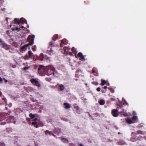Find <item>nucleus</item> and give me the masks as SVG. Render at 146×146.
I'll list each match as a JSON object with an SVG mask.
<instances>
[{
	"mask_svg": "<svg viewBox=\"0 0 146 146\" xmlns=\"http://www.w3.org/2000/svg\"><path fill=\"white\" fill-rule=\"evenodd\" d=\"M45 70L47 72V73L49 76L52 74L54 75L55 73L56 72L54 68L50 65L46 66V67L40 65L38 69V72L41 76H44V74H41V73L44 71Z\"/></svg>",
	"mask_w": 146,
	"mask_h": 146,
	"instance_id": "obj_1",
	"label": "nucleus"
},
{
	"mask_svg": "<svg viewBox=\"0 0 146 146\" xmlns=\"http://www.w3.org/2000/svg\"><path fill=\"white\" fill-rule=\"evenodd\" d=\"M35 37V36L34 35L29 36L28 39V40L30 41V42L29 43L24 45L21 48V50L22 51H25L27 49V47L29 45H32L34 43Z\"/></svg>",
	"mask_w": 146,
	"mask_h": 146,
	"instance_id": "obj_2",
	"label": "nucleus"
},
{
	"mask_svg": "<svg viewBox=\"0 0 146 146\" xmlns=\"http://www.w3.org/2000/svg\"><path fill=\"white\" fill-rule=\"evenodd\" d=\"M54 43L52 41H50L49 43V46L48 47L47 52L50 55L53 54L54 53V51L52 50L51 47L53 46Z\"/></svg>",
	"mask_w": 146,
	"mask_h": 146,
	"instance_id": "obj_3",
	"label": "nucleus"
},
{
	"mask_svg": "<svg viewBox=\"0 0 146 146\" xmlns=\"http://www.w3.org/2000/svg\"><path fill=\"white\" fill-rule=\"evenodd\" d=\"M0 42L1 43V45L2 47L4 48L5 49L8 50L9 49L10 46L8 45L5 43L3 41L1 38H0Z\"/></svg>",
	"mask_w": 146,
	"mask_h": 146,
	"instance_id": "obj_4",
	"label": "nucleus"
},
{
	"mask_svg": "<svg viewBox=\"0 0 146 146\" xmlns=\"http://www.w3.org/2000/svg\"><path fill=\"white\" fill-rule=\"evenodd\" d=\"M26 20L23 18H21L20 20L17 18H15L14 19L15 24H19L21 23H26Z\"/></svg>",
	"mask_w": 146,
	"mask_h": 146,
	"instance_id": "obj_5",
	"label": "nucleus"
},
{
	"mask_svg": "<svg viewBox=\"0 0 146 146\" xmlns=\"http://www.w3.org/2000/svg\"><path fill=\"white\" fill-rule=\"evenodd\" d=\"M137 135V133L135 132H132L131 134V137L130 138L131 141L132 142L136 141L138 137Z\"/></svg>",
	"mask_w": 146,
	"mask_h": 146,
	"instance_id": "obj_6",
	"label": "nucleus"
},
{
	"mask_svg": "<svg viewBox=\"0 0 146 146\" xmlns=\"http://www.w3.org/2000/svg\"><path fill=\"white\" fill-rule=\"evenodd\" d=\"M31 82L35 86L38 88L40 87V85L38 80L33 78L31 79L30 80Z\"/></svg>",
	"mask_w": 146,
	"mask_h": 146,
	"instance_id": "obj_7",
	"label": "nucleus"
},
{
	"mask_svg": "<svg viewBox=\"0 0 146 146\" xmlns=\"http://www.w3.org/2000/svg\"><path fill=\"white\" fill-rule=\"evenodd\" d=\"M111 114L114 117H117L118 115V110L117 109H113L112 110Z\"/></svg>",
	"mask_w": 146,
	"mask_h": 146,
	"instance_id": "obj_8",
	"label": "nucleus"
},
{
	"mask_svg": "<svg viewBox=\"0 0 146 146\" xmlns=\"http://www.w3.org/2000/svg\"><path fill=\"white\" fill-rule=\"evenodd\" d=\"M64 105L65 106L64 108L66 109H68L70 108L71 107L70 104L67 103H64Z\"/></svg>",
	"mask_w": 146,
	"mask_h": 146,
	"instance_id": "obj_9",
	"label": "nucleus"
},
{
	"mask_svg": "<svg viewBox=\"0 0 146 146\" xmlns=\"http://www.w3.org/2000/svg\"><path fill=\"white\" fill-rule=\"evenodd\" d=\"M77 56L78 57L80 58V60H81V59H84V56H83L82 54V52H79L77 54Z\"/></svg>",
	"mask_w": 146,
	"mask_h": 146,
	"instance_id": "obj_10",
	"label": "nucleus"
},
{
	"mask_svg": "<svg viewBox=\"0 0 146 146\" xmlns=\"http://www.w3.org/2000/svg\"><path fill=\"white\" fill-rule=\"evenodd\" d=\"M66 41V40L65 39H64L61 40V42L60 44L61 47L63 46V45L65 44V43Z\"/></svg>",
	"mask_w": 146,
	"mask_h": 146,
	"instance_id": "obj_11",
	"label": "nucleus"
},
{
	"mask_svg": "<svg viewBox=\"0 0 146 146\" xmlns=\"http://www.w3.org/2000/svg\"><path fill=\"white\" fill-rule=\"evenodd\" d=\"M98 102L101 105H103L105 104V101L103 99H101L99 100Z\"/></svg>",
	"mask_w": 146,
	"mask_h": 146,
	"instance_id": "obj_12",
	"label": "nucleus"
},
{
	"mask_svg": "<svg viewBox=\"0 0 146 146\" xmlns=\"http://www.w3.org/2000/svg\"><path fill=\"white\" fill-rule=\"evenodd\" d=\"M29 56L30 58H32L34 57V55L32 52L31 50H29L28 51Z\"/></svg>",
	"mask_w": 146,
	"mask_h": 146,
	"instance_id": "obj_13",
	"label": "nucleus"
},
{
	"mask_svg": "<svg viewBox=\"0 0 146 146\" xmlns=\"http://www.w3.org/2000/svg\"><path fill=\"white\" fill-rule=\"evenodd\" d=\"M58 37V35L57 34H56L54 35L53 36L52 38V40L53 41H55L56 40Z\"/></svg>",
	"mask_w": 146,
	"mask_h": 146,
	"instance_id": "obj_14",
	"label": "nucleus"
},
{
	"mask_svg": "<svg viewBox=\"0 0 146 146\" xmlns=\"http://www.w3.org/2000/svg\"><path fill=\"white\" fill-rule=\"evenodd\" d=\"M117 143L119 145H123L125 144V143L123 141L121 140L117 142Z\"/></svg>",
	"mask_w": 146,
	"mask_h": 146,
	"instance_id": "obj_15",
	"label": "nucleus"
},
{
	"mask_svg": "<svg viewBox=\"0 0 146 146\" xmlns=\"http://www.w3.org/2000/svg\"><path fill=\"white\" fill-rule=\"evenodd\" d=\"M61 139L62 140V142L64 143H68V141L67 139L65 138H62V137H61Z\"/></svg>",
	"mask_w": 146,
	"mask_h": 146,
	"instance_id": "obj_16",
	"label": "nucleus"
},
{
	"mask_svg": "<svg viewBox=\"0 0 146 146\" xmlns=\"http://www.w3.org/2000/svg\"><path fill=\"white\" fill-rule=\"evenodd\" d=\"M59 87L60 88V91H63L64 89V87L62 84H59Z\"/></svg>",
	"mask_w": 146,
	"mask_h": 146,
	"instance_id": "obj_17",
	"label": "nucleus"
},
{
	"mask_svg": "<svg viewBox=\"0 0 146 146\" xmlns=\"http://www.w3.org/2000/svg\"><path fill=\"white\" fill-rule=\"evenodd\" d=\"M31 124L36 128H38L39 127L37 124L36 122H33Z\"/></svg>",
	"mask_w": 146,
	"mask_h": 146,
	"instance_id": "obj_18",
	"label": "nucleus"
},
{
	"mask_svg": "<svg viewBox=\"0 0 146 146\" xmlns=\"http://www.w3.org/2000/svg\"><path fill=\"white\" fill-rule=\"evenodd\" d=\"M45 134L46 135H48V132H49V135L50 136L52 135L53 133L51 131H50L48 130H46L45 131Z\"/></svg>",
	"mask_w": 146,
	"mask_h": 146,
	"instance_id": "obj_19",
	"label": "nucleus"
},
{
	"mask_svg": "<svg viewBox=\"0 0 146 146\" xmlns=\"http://www.w3.org/2000/svg\"><path fill=\"white\" fill-rule=\"evenodd\" d=\"M101 82V85L102 86L104 85L106 83V81L105 80H102Z\"/></svg>",
	"mask_w": 146,
	"mask_h": 146,
	"instance_id": "obj_20",
	"label": "nucleus"
},
{
	"mask_svg": "<svg viewBox=\"0 0 146 146\" xmlns=\"http://www.w3.org/2000/svg\"><path fill=\"white\" fill-rule=\"evenodd\" d=\"M29 116L31 117V119H33L35 117V115L34 114H33L31 113H30V114L29 115Z\"/></svg>",
	"mask_w": 146,
	"mask_h": 146,
	"instance_id": "obj_21",
	"label": "nucleus"
},
{
	"mask_svg": "<svg viewBox=\"0 0 146 146\" xmlns=\"http://www.w3.org/2000/svg\"><path fill=\"white\" fill-rule=\"evenodd\" d=\"M64 50L65 52H67L70 49L69 48L67 47H64Z\"/></svg>",
	"mask_w": 146,
	"mask_h": 146,
	"instance_id": "obj_22",
	"label": "nucleus"
},
{
	"mask_svg": "<svg viewBox=\"0 0 146 146\" xmlns=\"http://www.w3.org/2000/svg\"><path fill=\"white\" fill-rule=\"evenodd\" d=\"M144 132H143L142 131L140 130H138L137 131V134H140L141 135H143L144 134Z\"/></svg>",
	"mask_w": 146,
	"mask_h": 146,
	"instance_id": "obj_23",
	"label": "nucleus"
},
{
	"mask_svg": "<svg viewBox=\"0 0 146 146\" xmlns=\"http://www.w3.org/2000/svg\"><path fill=\"white\" fill-rule=\"evenodd\" d=\"M127 122L129 124H131L132 123V121L130 119H128L126 120Z\"/></svg>",
	"mask_w": 146,
	"mask_h": 146,
	"instance_id": "obj_24",
	"label": "nucleus"
},
{
	"mask_svg": "<svg viewBox=\"0 0 146 146\" xmlns=\"http://www.w3.org/2000/svg\"><path fill=\"white\" fill-rule=\"evenodd\" d=\"M108 89L111 93H113L114 92V90L113 88H108Z\"/></svg>",
	"mask_w": 146,
	"mask_h": 146,
	"instance_id": "obj_25",
	"label": "nucleus"
},
{
	"mask_svg": "<svg viewBox=\"0 0 146 146\" xmlns=\"http://www.w3.org/2000/svg\"><path fill=\"white\" fill-rule=\"evenodd\" d=\"M132 119L133 120H135L137 119V116L134 115L132 117Z\"/></svg>",
	"mask_w": 146,
	"mask_h": 146,
	"instance_id": "obj_26",
	"label": "nucleus"
},
{
	"mask_svg": "<svg viewBox=\"0 0 146 146\" xmlns=\"http://www.w3.org/2000/svg\"><path fill=\"white\" fill-rule=\"evenodd\" d=\"M143 138V137L141 136H139V137H138L137 138V140H141L142 138Z\"/></svg>",
	"mask_w": 146,
	"mask_h": 146,
	"instance_id": "obj_27",
	"label": "nucleus"
},
{
	"mask_svg": "<svg viewBox=\"0 0 146 146\" xmlns=\"http://www.w3.org/2000/svg\"><path fill=\"white\" fill-rule=\"evenodd\" d=\"M30 68V66H27L24 67L23 68V69L24 70H25L27 69H29Z\"/></svg>",
	"mask_w": 146,
	"mask_h": 146,
	"instance_id": "obj_28",
	"label": "nucleus"
},
{
	"mask_svg": "<svg viewBox=\"0 0 146 146\" xmlns=\"http://www.w3.org/2000/svg\"><path fill=\"white\" fill-rule=\"evenodd\" d=\"M92 83L94 85L97 86L98 85V83L96 82H92Z\"/></svg>",
	"mask_w": 146,
	"mask_h": 146,
	"instance_id": "obj_29",
	"label": "nucleus"
},
{
	"mask_svg": "<svg viewBox=\"0 0 146 146\" xmlns=\"http://www.w3.org/2000/svg\"><path fill=\"white\" fill-rule=\"evenodd\" d=\"M0 146H5V145L4 143L0 142Z\"/></svg>",
	"mask_w": 146,
	"mask_h": 146,
	"instance_id": "obj_30",
	"label": "nucleus"
},
{
	"mask_svg": "<svg viewBox=\"0 0 146 146\" xmlns=\"http://www.w3.org/2000/svg\"><path fill=\"white\" fill-rule=\"evenodd\" d=\"M46 80L47 81H49L51 80V78H46Z\"/></svg>",
	"mask_w": 146,
	"mask_h": 146,
	"instance_id": "obj_31",
	"label": "nucleus"
},
{
	"mask_svg": "<svg viewBox=\"0 0 146 146\" xmlns=\"http://www.w3.org/2000/svg\"><path fill=\"white\" fill-rule=\"evenodd\" d=\"M16 29L18 31H19L20 30H21V27H16Z\"/></svg>",
	"mask_w": 146,
	"mask_h": 146,
	"instance_id": "obj_32",
	"label": "nucleus"
},
{
	"mask_svg": "<svg viewBox=\"0 0 146 146\" xmlns=\"http://www.w3.org/2000/svg\"><path fill=\"white\" fill-rule=\"evenodd\" d=\"M101 89L100 87H98L96 89V90L98 92H100V90Z\"/></svg>",
	"mask_w": 146,
	"mask_h": 146,
	"instance_id": "obj_33",
	"label": "nucleus"
},
{
	"mask_svg": "<svg viewBox=\"0 0 146 146\" xmlns=\"http://www.w3.org/2000/svg\"><path fill=\"white\" fill-rule=\"evenodd\" d=\"M92 72L93 74H94V73H96L95 70L94 69H92Z\"/></svg>",
	"mask_w": 146,
	"mask_h": 146,
	"instance_id": "obj_34",
	"label": "nucleus"
},
{
	"mask_svg": "<svg viewBox=\"0 0 146 146\" xmlns=\"http://www.w3.org/2000/svg\"><path fill=\"white\" fill-rule=\"evenodd\" d=\"M76 108L77 112H78V111H79V109L78 106H77Z\"/></svg>",
	"mask_w": 146,
	"mask_h": 146,
	"instance_id": "obj_35",
	"label": "nucleus"
},
{
	"mask_svg": "<svg viewBox=\"0 0 146 146\" xmlns=\"http://www.w3.org/2000/svg\"><path fill=\"white\" fill-rule=\"evenodd\" d=\"M37 120V118H34L33 120L35 122H36Z\"/></svg>",
	"mask_w": 146,
	"mask_h": 146,
	"instance_id": "obj_36",
	"label": "nucleus"
},
{
	"mask_svg": "<svg viewBox=\"0 0 146 146\" xmlns=\"http://www.w3.org/2000/svg\"><path fill=\"white\" fill-rule=\"evenodd\" d=\"M68 54L69 55L71 56L73 55L72 53L71 52H70L68 53Z\"/></svg>",
	"mask_w": 146,
	"mask_h": 146,
	"instance_id": "obj_37",
	"label": "nucleus"
},
{
	"mask_svg": "<svg viewBox=\"0 0 146 146\" xmlns=\"http://www.w3.org/2000/svg\"><path fill=\"white\" fill-rule=\"evenodd\" d=\"M102 88H104V89H107V88H108V87H107L106 86H104V87H102Z\"/></svg>",
	"mask_w": 146,
	"mask_h": 146,
	"instance_id": "obj_38",
	"label": "nucleus"
},
{
	"mask_svg": "<svg viewBox=\"0 0 146 146\" xmlns=\"http://www.w3.org/2000/svg\"><path fill=\"white\" fill-rule=\"evenodd\" d=\"M2 93L0 91V96L2 97Z\"/></svg>",
	"mask_w": 146,
	"mask_h": 146,
	"instance_id": "obj_39",
	"label": "nucleus"
},
{
	"mask_svg": "<svg viewBox=\"0 0 146 146\" xmlns=\"http://www.w3.org/2000/svg\"><path fill=\"white\" fill-rule=\"evenodd\" d=\"M3 81L2 79L0 77V82H2Z\"/></svg>",
	"mask_w": 146,
	"mask_h": 146,
	"instance_id": "obj_40",
	"label": "nucleus"
},
{
	"mask_svg": "<svg viewBox=\"0 0 146 146\" xmlns=\"http://www.w3.org/2000/svg\"><path fill=\"white\" fill-rule=\"evenodd\" d=\"M2 99L3 100H4L5 101L6 98H2Z\"/></svg>",
	"mask_w": 146,
	"mask_h": 146,
	"instance_id": "obj_41",
	"label": "nucleus"
},
{
	"mask_svg": "<svg viewBox=\"0 0 146 146\" xmlns=\"http://www.w3.org/2000/svg\"><path fill=\"white\" fill-rule=\"evenodd\" d=\"M0 1H1L2 3L3 2H4V0H0Z\"/></svg>",
	"mask_w": 146,
	"mask_h": 146,
	"instance_id": "obj_42",
	"label": "nucleus"
},
{
	"mask_svg": "<svg viewBox=\"0 0 146 146\" xmlns=\"http://www.w3.org/2000/svg\"><path fill=\"white\" fill-rule=\"evenodd\" d=\"M52 135L53 136H54V137H56V135H54V134H53V133H52Z\"/></svg>",
	"mask_w": 146,
	"mask_h": 146,
	"instance_id": "obj_43",
	"label": "nucleus"
},
{
	"mask_svg": "<svg viewBox=\"0 0 146 146\" xmlns=\"http://www.w3.org/2000/svg\"><path fill=\"white\" fill-rule=\"evenodd\" d=\"M111 100L112 101H113L114 100V99L113 98H111Z\"/></svg>",
	"mask_w": 146,
	"mask_h": 146,
	"instance_id": "obj_44",
	"label": "nucleus"
},
{
	"mask_svg": "<svg viewBox=\"0 0 146 146\" xmlns=\"http://www.w3.org/2000/svg\"><path fill=\"white\" fill-rule=\"evenodd\" d=\"M20 27L21 29L22 28H24V27L23 26H21V27Z\"/></svg>",
	"mask_w": 146,
	"mask_h": 146,
	"instance_id": "obj_45",
	"label": "nucleus"
},
{
	"mask_svg": "<svg viewBox=\"0 0 146 146\" xmlns=\"http://www.w3.org/2000/svg\"><path fill=\"white\" fill-rule=\"evenodd\" d=\"M118 134L120 135L121 134V133L120 132H118Z\"/></svg>",
	"mask_w": 146,
	"mask_h": 146,
	"instance_id": "obj_46",
	"label": "nucleus"
},
{
	"mask_svg": "<svg viewBox=\"0 0 146 146\" xmlns=\"http://www.w3.org/2000/svg\"><path fill=\"white\" fill-rule=\"evenodd\" d=\"M5 82H7V80H5Z\"/></svg>",
	"mask_w": 146,
	"mask_h": 146,
	"instance_id": "obj_47",
	"label": "nucleus"
},
{
	"mask_svg": "<svg viewBox=\"0 0 146 146\" xmlns=\"http://www.w3.org/2000/svg\"><path fill=\"white\" fill-rule=\"evenodd\" d=\"M102 93H104V90H102Z\"/></svg>",
	"mask_w": 146,
	"mask_h": 146,
	"instance_id": "obj_48",
	"label": "nucleus"
},
{
	"mask_svg": "<svg viewBox=\"0 0 146 146\" xmlns=\"http://www.w3.org/2000/svg\"><path fill=\"white\" fill-rule=\"evenodd\" d=\"M70 145H72L73 146H74V145L73 144H71Z\"/></svg>",
	"mask_w": 146,
	"mask_h": 146,
	"instance_id": "obj_49",
	"label": "nucleus"
},
{
	"mask_svg": "<svg viewBox=\"0 0 146 146\" xmlns=\"http://www.w3.org/2000/svg\"><path fill=\"white\" fill-rule=\"evenodd\" d=\"M80 146H83V145L82 144H80Z\"/></svg>",
	"mask_w": 146,
	"mask_h": 146,
	"instance_id": "obj_50",
	"label": "nucleus"
},
{
	"mask_svg": "<svg viewBox=\"0 0 146 146\" xmlns=\"http://www.w3.org/2000/svg\"><path fill=\"white\" fill-rule=\"evenodd\" d=\"M5 108V109H6V110H7V107H6Z\"/></svg>",
	"mask_w": 146,
	"mask_h": 146,
	"instance_id": "obj_51",
	"label": "nucleus"
},
{
	"mask_svg": "<svg viewBox=\"0 0 146 146\" xmlns=\"http://www.w3.org/2000/svg\"><path fill=\"white\" fill-rule=\"evenodd\" d=\"M107 85H108V86H109V84L108 83Z\"/></svg>",
	"mask_w": 146,
	"mask_h": 146,
	"instance_id": "obj_52",
	"label": "nucleus"
},
{
	"mask_svg": "<svg viewBox=\"0 0 146 146\" xmlns=\"http://www.w3.org/2000/svg\"><path fill=\"white\" fill-rule=\"evenodd\" d=\"M58 85H59V84H57L56 85V86H58Z\"/></svg>",
	"mask_w": 146,
	"mask_h": 146,
	"instance_id": "obj_53",
	"label": "nucleus"
},
{
	"mask_svg": "<svg viewBox=\"0 0 146 146\" xmlns=\"http://www.w3.org/2000/svg\"><path fill=\"white\" fill-rule=\"evenodd\" d=\"M48 134H49V132H48Z\"/></svg>",
	"mask_w": 146,
	"mask_h": 146,
	"instance_id": "obj_54",
	"label": "nucleus"
},
{
	"mask_svg": "<svg viewBox=\"0 0 146 146\" xmlns=\"http://www.w3.org/2000/svg\"><path fill=\"white\" fill-rule=\"evenodd\" d=\"M116 129H118L117 128H116Z\"/></svg>",
	"mask_w": 146,
	"mask_h": 146,
	"instance_id": "obj_55",
	"label": "nucleus"
}]
</instances>
